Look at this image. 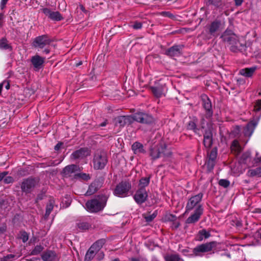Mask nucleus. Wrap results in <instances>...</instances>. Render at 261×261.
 Returning <instances> with one entry per match:
<instances>
[{
	"instance_id": "nucleus-1",
	"label": "nucleus",
	"mask_w": 261,
	"mask_h": 261,
	"mask_svg": "<svg viewBox=\"0 0 261 261\" xmlns=\"http://www.w3.org/2000/svg\"><path fill=\"white\" fill-rule=\"evenodd\" d=\"M134 120L147 124L153 123L154 121L153 117L151 115L145 113L139 112L136 113L132 116H118L114 119V123L116 126L123 127L126 124H130Z\"/></svg>"
},
{
	"instance_id": "nucleus-2",
	"label": "nucleus",
	"mask_w": 261,
	"mask_h": 261,
	"mask_svg": "<svg viewBox=\"0 0 261 261\" xmlns=\"http://www.w3.org/2000/svg\"><path fill=\"white\" fill-rule=\"evenodd\" d=\"M253 119L250 121L244 128V135L250 137L253 134L261 117V99L255 103L253 109Z\"/></svg>"
},
{
	"instance_id": "nucleus-3",
	"label": "nucleus",
	"mask_w": 261,
	"mask_h": 261,
	"mask_svg": "<svg viewBox=\"0 0 261 261\" xmlns=\"http://www.w3.org/2000/svg\"><path fill=\"white\" fill-rule=\"evenodd\" d=\"M221 38L224 42L230 45V49L233 52H237L244 47L240 42L239 37L230 30H225Z\"/></svg>"
},
{
	"instance_id": "nucleus-4",
	"label": "nucleus",
	"mask_w": 261,
	"mask_h": 261,
	"mask_svg": "<svg viewBox=\"0 0 261 261\" xmlns=\"http://www.w3.org/2000/svg\"><path fill=\"white\" fill-rule=\"evenodd\" d=\"M107 203V198L104 196H97L86 203V209L90 213L101 211Z\"/></svg>"
},
{
	"instance_id": "nucleus-5",
	"label": "nucleus",
	"mask_w": 261,
	"mask_h": 261,
	"mask_svg": "<svg viewBox=\"0 0 261 261\" xmlns=\"http://www.w3.org/2000/svg\"><path fill=\"white\" fill-rule=\"evenodd\" d=\"M108 163L106 153L101 150H96L93 154V167L95 170L103 169Z\"/></svg>"
},
{
	"instance_id": "nucleus-6",
	"label": "nucleus",
	"mask_w": 261,
	"mask_h": 261,
	"mask_svg": "<svg viewBox=\"0 0 261 261\" xmlns=\"http://www.w3.org/2000/svg\"><path fill=\"white\" fill-rule=\"evenodd\" d=\"M166 147V145L164 142H160L152 147L150 150V156L152 160H156L162 156H170V152L167 151Z\"/></svg>"
},
{
	"instance_id": "nucleus-7",
	"label": "nucleus",
	"mask_w": 261,
	"mask_h": 261,
	"mask_svg": "<svg viewBox=\"0 0 261 261\" xmlns=\"http://www.w3.org/2000/svg\"><path fill=\"white\" fill-rule=\"evenodd\" d=\"M131 187V184L129 182L122 181L117 185L113 193L115 196L119 197H126L128 195Z\"/></svg>"
},
{
	"instance_id": "nucleus-8",
	"label": "nucleus",
	"mask_w": 261,
	"mask_h": 261,
	"mask_svg": "<svg viewBox=\"0 0 261 261\" xmlns=\"http://www.w3.org/2000/svg\"><path fill=\"white\" fill-rule=\"evenodd\" d=\"M215 246V242L202 244L195 247L193 249V252L195 256H202L204 253L212 251Z\"/></svg>"
},
{
	"instance_id": "nucleus-9",
	"label": "nucleus",
	"mask_w": 261,
	"mask_h": 261,
	"mask_svg": "<svg viewBox=\"0 0 261 261\" xmlns=\"http://www.w3.org/2000/svg\"><path fill=\"white\" fill-rule=\"evenodd\" d=\"M203 197V194L200 193L196 195L191 197L189 200L186 206V213H188L194 208L197 207L200 204Z\"/></svg>"
},
{
	"instance_id": "nucleus-10",
	"label": "nucleus",
	"mask_w": 261,
	"mask_h": 261,
	"mask_svg": "<svg viewBox=\"0 0 261 261\" xmlns=\"http://www.w3.org/2000/svg\"><path fill=\"white\" fill-rule=\"evenodd\" d=\"M224 27V23L219 19H215L207 27L208 34L216 36L217 33Z\"/></svg>"
},
{
	"instance_id": "nucleus-11",
	"label": "nucleus",
	"mask_w": 261,
	"mask_h": 261,
	"mask_svg": "<svg viewBox=\"0 0 261 261\" xmlns=\"http://www.w3.org/2000/svg\"><path fill=\"white\" fill-rule=\"evenodd\" d=\"M38 182L37 179L29 177L23 179L21 185V189L22 192L30 193L36 186Z\"/></svg>"
},
{
	"instance_id": "nucleus-12",
	"label": "nucleus",
	"mask_w": 261,
	"mask_h": 261,
	"mask_svg": "<svg viewBox=\"0 0 261 261\" xmlns=\"http://www.w3.org/2000/svg\"><path fill=\"white\" fill-rule=\"evenodd\" d=\"M51 42V40L46 35H41L36 37L32 45L35 48H43L46 46L48 45Z\"/></svg>"
},
{
	"instance_id": "nucleus-13",
	"label": "nucleus",
	"mask_w": 261,
	"mask_h": 261,
	"mask_svg": "<svg viewBox=\"0 0 261 261\" xmlns=\"http://www.w3.org/2000/svg\"><path fill=\"white\" fill-rule=\"evenodd\" d=\"M203 213V208L202 205H198V206L195 208L193 214L187 219L186 221V223L192 224L197 222L199 221Z\"/></svg>"
},
{
	"instance_id": "nucleus-14",
	"label": "nucleus",
	"mask_w": 261,
	"mask_h": 261,
	"mask_svg": "<svg viewBox=\"0 0 261 261\" xmlns=\"http://www.w3.org/2000/svg\"><path fill=\"white\" fill-rule=\"evenodd\" d=\"M148 198V193L144 188H139L134 196L135 201L139 204L145 202Z\"/></svg>"
},
{
	"instance_id": "nucleus-15",
	"label": "nucleus",
	"mask_w": 261,
	"mask_h": 261,
	"mask_svg": "<svg viewBox=\"0 0 261 261\" xmlns=\"http://www.w3.org/2000/svg\"><path fill=\"white\" fill-rule=\"evenodd\" d=\"M103 179L99 178L95 180L89 186V188L86 192L87 195H91L95 193L102 185Z\"/></svg>"
},
{
	"instance_id": "nucleus-16",
	"label": "nucleus",
	"mask_w": 261,
	"mask_h": 261,
	"mask_svg": "<svg viewBox=\"0 0 261 261\" xmlns=\"http://www.w3.org/2000/svg\"><path fill=\"white\" fill-rule=\"evenodd\" d=\"M202 106L206 111V117L210 118L213 115V111L212 109V103L209 98L206 95H203L201 96Z\"/></svg>"
},
{
	"instance_id": "nucleus-17",
	"label": "nucleus",
	"mask_w": 261,
	"mask_h": 261,
	"mask_svg": "<svg viewBox=\"0 0 261 261\" xmlns=\"http://www.w3.org/2000/svg\"><path fill=\"white\" fill-rule=\"evenodd\" d=\"M43 261H59V257L57 253L53 250H47L41 254Z\"/></svg>"
},
{
	"instance_id": "nucleus-18",
	"label": "nucleus",
	"mask_w": 261,
	"mask_h": 261,
	"mask_svg": "<svg viewBox=\"0 0 261 261\" xmlns=\"http://www.w3.org/2000/svg\"><path fill=\"white\" fill-rule=\"evenodd\" d=\"M43 13L49 18L55 21H60L63 19V17L58 11H52L50 9L43 8L42 9Z\"/></svg>"
},
{
	"instance_id": "nucleus-19",
	"label": "nucleus",
	"mask_w": 261,
	"mask_h": 261,
	"mask_svg": "<svg viewBox=\"0 0 261 261\" xmlns=\"http://www.w3.org/2000/svg\"><path fill=\"white\" fill-rule=\"evenodd\" d=\"M31 62L34 69L36 70H39L42 67L45 62V58L36 55L32 57Z\"/></svg>"
},
{
	"instance_id": "nucleus-20",
	"label": "nucleus",
	"mask_w": 261,
	"mask_h": 261,
	"mask_svg": "<svg viewBox=\"0 0 261 261\" xmlns=\"http://www.w3.org/2000/svg\"><path fill=\"white\" fill-rule=\"evenodd\" d=\"M79 169L78 166L75 165H70L66 166L63 170L62 174L65 177L72 176V174L76 172Z\"/></svg>"
},
{
	"instance_id": "nucleus-21",
	"label": "nucleus",
	"mask_w": 261,
	"mask_h": 261,
	"mask_svg": "<svg viewBox=\"0 0 261 261\" xmlns=\"http://www.w3.org/2000/svg\"><path fill=\"white\" fill-rule=\"evenodd\" d=\"M182 45H174L166 51V54L170 57H178L181 54Z\"/></svg>"
},
{
	"instance_id": "nucleus-22",
	"label": "nucleus",
	"mask_w": 261,
	"mask_h": 261,
	"mask_svg": "<svg viewBox=\"0 0 261 261\" xmlns=\"http://www.w3.org/2000/svg\"><path fill=\"white\" fill-rule=\"evenodd\" d=\"M89 154V150L87 148H82L74 151L71 156L74 159H82L87 156Z\"/></svg>"
},
{
	"instance_id": "nucleus-23",
	"label": "nucleus",
	"mask_w": 261,
	"mask_h": 261,
	"mask_svg": "<svg viewBox=\"0 0 261 261\" xmlns=\"http://www.w3.org/2000/svg\"><path fill=\"white\" fill-rule=\"evenodd\" d=\"M213 143V135L210 130H206L204 135L203 144L206 148L211 147Z\"/></svg>"
},
{
	"instance_id": "nucleus-24",
	"label": "nucleus",
	"mask_w": 261,
	"mask_h": 261,
	"mask_svg": "<svg viewBox=\"0 0 261 261\" xmlns=\"http://www.w3.org/2000/svg\"><path fill=\"white\" fill-rule=\"evenodd\" d=\"M132 148L135 154L144 153L145 152L143 144L138 142H135L133 144Z\"/></svg>"
},
{
	"instance_id": "nucleus-25",
	"label": "nucleus",
	"mask_w": 261,
	"mask_h": 261,
	"mask_svg": "<svg viewBox=\"0 0 261 261\" xmlns=\"http://www.w3.org/2000/svg\"><path fill=\"white\" fill-rule=\"evenodd\" d=\"M256 67L254 66L250 68H246L242 69L240 71V73L246 77H250L252 75L255 70Z\"/></svg>"
},
{
	"instance_id": "nucleus-26",
	"label": "nucleus",
	"mask_w": 261,
	"mask_h": 261,
	"mask_svg": "<svg viewBox=\"0 0 261 261\" xmlns=\"http://www.w3.org/2000/svg\"><path fill=\"white\" fill-rule=\"evenodd\" d=\"M205 3L206 5H213L220 9H222L224 7L222 0H205Z\"/></svg>"
},
{
	"instance_id": "nucleus-27",
	"label": "nucleus",
	"mask_w": 261,
	"mask_h": 261,
	"mask_svg": "<svg viewBox=\"0 0 261 261\" xmlns=\"http://www.w3.org/2000/svg\"><path fill=\"white\" fill-rule=\"evenodd\" d=\"M231 150L236 154H239L241 152L242 148L238 140H235L232 142L231 145Z\"/></svg>"
},
{
	"instance_id": "nucleus-28",
	"label": "nucleus",
	"mask_w": 261,
	"mask_h": 261,
	"mask_svg": "<svg viewBox=\"0 0 261 261\" xmlns=\"http://www.w3.org/2000/svg\"><path fill=\"white\" fill-rule=\"evenodd\" d=\"M97 252L94 250L93 247L91 246L86 254L84 260L91 261L94 258Z\"/></svg>"
},
{
	"instance_id": "nucleus-29",
	"label": "nucleus",
	"mask_w": 261,
	"mask_h": 261,
	"mask_svg": "<svg viewBox=\"0 0 261 261\" xmlns=\"http://www.w3.org/2000/svg\"><path fill=\"white\" fill-rule=\"evenodd\" d=\"M210 236V233L205 229H202L199 231L198 233V240L200 241H202L203 239H207Z\"/></svg>"
},
{
	"instance_id": "nucleus-30",
	"label": "nucleus",
	"mask_w": 261,
	"mask_h": 261,
	"mask_svg": "<svg viewBox=\"0 0 261 261\" xmlns=\"http://www.w3.org/2000/svg\"><path fill=\"white\" fill-rule=\"evenodd\" d=\"M252 245H261V228L255 232L254 234V241L252 242Z\"/></svg>"
},
{
	"instance_id": "nucleus-31",
	"label": "nucleus",
	"mask_w": 261,
	"mask_h": 261,
	"mask_svg": "<svg viewBox=\"0 0 261 261\" xmlns=\"http://www.w3.org/2000/svg\"><path fill=\"white\" fill-rule=\"evenodd\" d=\"M150 182V177H145L141 178L139 180V188H144L147 187Z\"/></svg>"
},
{
	"instance_id": "nucleus-32",
	"label": "nucleus",
	"mask_w": 261,
	"mask_h": 261,
	"mask_svg": "<svg viewBox=\"0 0 261 261\" xmlns=\"http://www.w3.org/2000/svg\"><path fill=\"white\" fill-rule=\"evenodd\" d=\"M0 49L10 50L12 49V47L8 43V41L6 38H3L0 40Z\"/></svg>"
},
{
	"instance_id": "nucleus-33",
	"label": "nucleus",
	"mask_w": 261,
	"mask_h": 261,
	"mask_svg": "<svg viewBox=\"0 0 261 261\" xmlns=\"http://www.w3.org/2000/svg\"><path fill=\"white\" fill-rule=\"evenodd\" d=\"M55 201L54 200H50L48 202V203L46 205V212L45 214V217L47 218L49 214H50L51 212L52 211L53 207H54V204Z\"/></svg>"
},
{
	"instance_id": "nucleus-34",
	"label": "nucleus",
	"mask_w": 261,
	"mask_h": 261,
	"mask_svg": "<svg viewBox=\"0 0 261 261\" xmlns=\"http://www.w3.org/2000/svg\"><path fill=\"white\" fill-rule=\"evenodd\" d=\"M248 175L250 176H261V167H258L254 169L249 170L248 172Z\"/></svg>"
},
{
	"instance_id": "nucleus-35",
	"label": "nucleus",
	"mask_w": 261,
	"mask_h": 261,
	"mask_svg": "<svg viewBox=\"0 0 261 261\" xmlns=\"http://www.w3.org/2000/svg\"><path fill=\"white\" fill-rule=\"evenodd\" d=\"M77 226L81 230H86L90 228V225L87 222L82 221L77 223Z\"/></svg>"
},
{
	"instance_id": "nucleus-36",
	"label": "nucleus",
	"mask_w": 261,
	"mask_h": 261,
	"mask_svg": "<svg viewBox=\"0 0 261 261\" xmlns=\"http://www.w3.org/2000/svg\"><path fill=\"white\" fill-rule=\"evenodd\" d=\"M251 153L250 151H247L244 153L241 158V162L244 164H248L250 161Z\"/></svg>"
},
{
	"instance_id": "nucleus-37",
	"label": "nucleus",
	"mask_w": 261,
	"mask_h": 261,
	"mask_svg": "<svg viewBox=\"0 0 261 261\" xmlns=\"http://www.w3.org/2000/svg\"><path fill=\"white\" fill-rule=\"evenodd\" d=\"M44 247L41 245H36L32 250L30 254L32 255H37L40 253L43 250Z\"/></svg>"
},
{
	"instance_id": "nucleus-38",
	"label": "nucleus",
	"mask_w": 261,
	"mask_h": 261,
	"mask_svg": "<svg viewBox=\"0 0 261 261\" xmlns=\"http://www.w3.org/2000/svg\"><path fill=\"white\" fill-rule=\"evenodd\" d=\"M105 241L103 240H99L94 243L92 246V247H93L94 250H95L97 252H98L101 248L102 247L104 244Z\"/></svg>"
},
{
	"instance_id": "nucleus-39",
	"label": "nucleus",
	"mask_w": 261,
	"mask_h": 261,
	"mask_svg": "<svg viewBox=\"0 0 261 261\" xmlns=\"http://www.w3.org/2000/svg\"><path fill=\"white\" fill-rule=\"evenodd\" d=\"M154 95L158 97H161L163 94V92L160 88L154 87L151 88Z\"/></svg>"
},
{
	"instance_id": "nucleus-40",
	"label": "nucleus",
	"mask_w": 261,
	"mask_h": 261,
	"mask_svg": "<svg viewBox=\"0 0 261 261\" xmlns=\"http://www.w3.org/2000/svg\"><path fill=\"white\" fill-rule=\"evenodd\" d=\"M187 128L189 129L193 130L195 133H197V131L198 130V129L196 127V122L193 120L190 121L189 122Z\"/></svg>"
},
{
	"instance_id": "nucleus-41",
	"label": "nucleus",
	"mask_w": 261,
	"mask_h": 261,
	"mask_svg": "<svg viewBox=\"0 0 261 261\" xmlns=\"http://www.w3.org/2000/svg\"><path fill=\"white\" fill-rule=\"evenodd\" d=\"M217 156V150L216 148H213L209 154V160L215 161Z\"/></svg>"
},
{
	"instance_id": "nucleus-42",
	"label": "nucleus",
	"mask_w": 261,
	"mask_h": 261,
	"mask_svg": "<svg viewBox=\"0 0 261 261\" xmlns=\"http://www.w3.org/2000/svg\"><path fill=\"white\" fill-rule=\"evenodd\" d=\"M219 184L225 188L228 187L230 185V181L225 179H221L219 181Z\"/></svg>"
},
{
	"instance_id": "nucleus-43",
	"label": "nucleus",
	"mask_w": 261,
	"mask_h": 261,
	"mask_svg": "<svg viewBox=\"0 0 261 261\" xmlns=\"http://www.w3.org/2000/svg\"><path fill=\"white\" fill-rule=\"evenodd\" d=\"M19 238L22 240L23 243H25L29 239V235L28 233L24 231L20 232Z\"/></svg>"
},
{
	"instance_id": "nucleus-44",
	"label": "nucleus",
	"mask_w": 261,
	"mask_h": 261,
	"mask_svg": "<svg viewBox=\"0 0 261 261\" xmlns=\"http://www.w3.org/2000/svg\"><path fill=\"white\" fill-rule=\"evenodd\" d=\"M166 261H184L178 255H172L166 258Z\"/></svg>"
},
{
	"instance_id": "nucleus-45",
	"label": "nucleus",
	"mask_w": 261,
	"mask_h": 261,
	"mask_svg": "<svg viewBox=\"0 0 261 261\" xmlns=\"http://www.w3.org/2000/svg\"><path fill=\"white\" fill-rule=\"evenodd\" d=\"M15 255L14 254H8L5 256H4L1 258V261H12L15 258Z\"/></svg>"
},
{
	"instance_id": "nucleus-46",
	"label": "nucleus",
	"mask_w": 261,
	"mask_h": 261,
	"mask_svg": "<svg viewBox=\"0 0 261 261\" xmlns=\"http://www.w3.org/2000/svg\"><path fill=\"white\" fill-rule=\"evenodd\" d=\"M215 165V161L213 160H208L207 162V167L208 169V170L211 171L212 170Z\"/></svg>"
},
{
	"instance_id": "nucleus-47",
	"label": "nucleus",
	"mask_w": 261,
	"mask_h": 261,
	"mask_svg": "<svg viewBox=\"0 0 261 261\" xmlns=\"http://www.w3.org/2000/svg\"><path fill=\"white\" fill-rule=\"evenodd\" d=\"M165 218L167 220L169 221H174L176 219V217L172 214H168Z\"/></svg>"
},
{
	"instance_id": "nucleus-48",
	"label": "nucleus",
	"mask_w": 261,
	"mask_h": 261,
	"mask_svg": "<svg viewBox=\"0 0 261 261\" xmlns=\"http://www.w3.org/2000/svg\"><path fill=\"white\" fill-rule=\"evenodd\" d=\"M80 177L82 178V179L88 180L90 179V175L86 173H81L79 175Z\"/></svg>"
},
{
	"instance_id": "nucleus-49",
	"label": "nucleus",
	"mask_w": 261,
	"mask_h": 261,
	"mask_svg": "<svg viewBox=\"0 0 261 261\" xmlns=\"http://www.w3.org/2000/svg\"><path fill=\"white\" fill-rule=\"evenodd\" d=\"M4 180L6 184H10L13 182L14 179L11 176H7L4 178Z\"/></svg>"
},
{
	"instance_id": "nucleus-50",
	"label": "nucleus",
	"mask_w": 261,
	"mask_h": 261,
	"mask_svg": "<svg viewBox=\"0 0 261 261\" xmlns=\"http://www.w3.org/2000/svg\"><path fill=\"white\" fill-rule=\"evenodd\" d=\"M142 27V24L140 22H136L133 25V28L136 30L140 29Z\"/></svg>"
},
{
	"instance_id": "nucleus-51",
	"label": "nucleus",
	"mask_w": 261,
	"mask_h": 261,
	"mask_svg": "<svg viewBox=\"0 0 261 261\" xmlns=\"http://www.w3.org/2000/svg\"><path fill=\"white\" fill-rule=\"evenodd\" d=\"M258 154V152L256 153V157L254 159V164H258L261 162V157H258L257 155Z\"/></svg>"
},
{
	"instance_id": "nucleus-52",
	"label": "nucleus",
	"mask_w": 261,
	"mask_h": 261,
	"mask_svg": "<svg viewBox=\"0 0 261 261\" xmlns=\"http://www.w3.org/2000/svg\"><path fill=\"white\" fill-rule=\"evenodd\" d=\"M155 215H150V216L146 217L145 219H146V220L147 222H150L155 218Z\"/></svg>"
},
{
	"instance_id": "nucleus-53",
	"label": "nucleus",
	"mask_w": 261,
	"mask_h": 261,
	"mask_svg": "<svg viewBox=\"0 0 261 261\" xmlns=\"http://www.w3.org/2000/svg\"><path fill=\"white\" fill-rule=\"evenodd\" d=\"M9 0H2L1 2V8L3 9Z\"/></svg>"
},
{
	"instance_id": "nucleus-54",
	"label": "nucleus",
	"mask_w": 261,
	"mask_h": 261,
	"mask_svg": "<svg viewBox=\"0 0 261 261\" xmlns=\"http://www.w3.org/2000/svg\"><path fill=\"white\" fill-rule=\"evenodd\" d=\"M62 145H63V143H61V142H59V143H57V144H56V145L55 146V149L56 150H59V149L61 148V146H62Z\"/></svg>"
},
{
	"instance_id": "nucleus-55",
	"label": "nucleus",
	"mask_w": 261,
	"mask_h": 261,
	"mask_svg": "<svg viewBox=\"0 0 261 261\" xmlns=\"http://www.w3.org/2000/svg\"><path fill=\"white\" fill-rule=\"evenodd\" d=\"M234 1L235 5L237 6H241L243 2V0H234Z\"/></svg>"
},
{
	"instance_id": "nucleus-56",
	"label": "nucleus",
	"mask_w": 261,
	"mask_h": 261,
	"mask_svg": "<svg viewBox=\"0 0 261 261\" xmlns=\"http://www.w3.org/2000/svg\"><path fill=\"white\" fill-rule=\"evenodd\" d=\"M7 172H3L0 173V181H1L7 174Z\"/></svg>"
},
{
	"instance_id": "nucleus-57",
	"label": "nucleus",
	"mask_w": 261,
	"mask_h": 261,
	"mask_svg": "<svg viewBox=\"0 0 261 261\" xmlns=\"http://www.w3.org/2000/svg\"><path fill=\"white\" fill-rule=\"evenodd\" d=\"M104 257V253L102 252H99L98 254V257L99 259H101Z\"/></svg>"
},
{
	"instance_id": "nucleus-58",
	"label": "nucleus",
	"mask_w": 261,
	"mask_h": 261,
	"mask_svg": "<svg viewBox=\"0 0 261 261\" xmlns=\"http://www.w3.org/2000/svg\"><path fill=\"white\" fill-rule=\"evenodd\" d=\"M129 261H140V259L138 257H131L129 258Z\"/></svg>"
},
{
	"instance_id": "nucleus-59",
	"label": "nucleus",
	"mask_w": 261,
	"mask_h": 261,
	"mask_svg": "<svg viewBox=\"0 0 261 261\" xmlns=\"http://www.w3.org/2000/svg\"><path fill=\"white\" fill-rule=\"evenodd\" d=\"M60 162L58 163H55V161H51L48 166H56L58 164H59Z\"/></svg>"
},
{
	"instance_id": "nucleus-60",
	"label": "nucleus",
	"mask_w": 261,
	"mask_h": 261,
	"mask_svg": "<svg viewBox=\"0 0 261 261\" xmlns=\"http://www.w3.org/2000/svg\"><path fill=\"white\" fill-rule=\"evenodd\" d=\"M108 123V122H107V120H105L104 122H103L102 123H100L99 126H101V127H103V126H105Z\"/></svg>"
},
{
	"instance_id": "nucleus-61",
	"label": "nucleus",
	"mask_w": 261,
	"mask_h": 261,
	"mask_svg": "<svg viewBox=\"0 0 261 261\" xmlns=\"http://www.w3.org/2000/svg\"><path fill=\"white\" fill-rule=\"evenodd\" d=\"M6 230V226H3V227H2L0 228V232L1 233H3L4 232H5Z\"/></svg>"
},
{
	"instance_id": "nucleus-62",
	"label": "nucleus",
	"mask_w": 261,
	"mask_h": 261,
	"mask_svg": "<svg viewBox=\"0 0 261 261\" xmlns=\"http://www.w3.org/2000/svg\"><path fill=\"white\" fill-rule=\"evenodd\" d=\"M236 225L237 227H241L242 226V224L241 221L238 220V221H237Z\"/></svg>"
},
{
	"instance_id": "nucleus-63",
	"label": "nucleus",
	"mask_w": 261,
	"mask_h": 261,
	"mask_svg": "<svg viewBox=\"0 0 261 261\" xmlns=\"http://www.w3.org/2000/svg\"><path fill=\"white\" fill-rule=\"evenodd\" d=\"M4 84H5V88L7 90L9 89V88H10L9 83L8 82H5V83Z\"/></svg>"
},
{
	"instance_id": "nucleus-64",
	"label": "nucleus",
	"mask_w": 261,
	"mask_h": 261,
	"mask_svg": "<svg viewBox=\"0 0 261 261\" xmlns=\"http://www.w3.org/2000/svg\"><path fill=\"white\" fill-rule=\"evenodd\" d=\"M43 52L46 54H48L49 53L50 50L47 48H45V49L43 51Z\"/></svg>"
}]
</instances>
